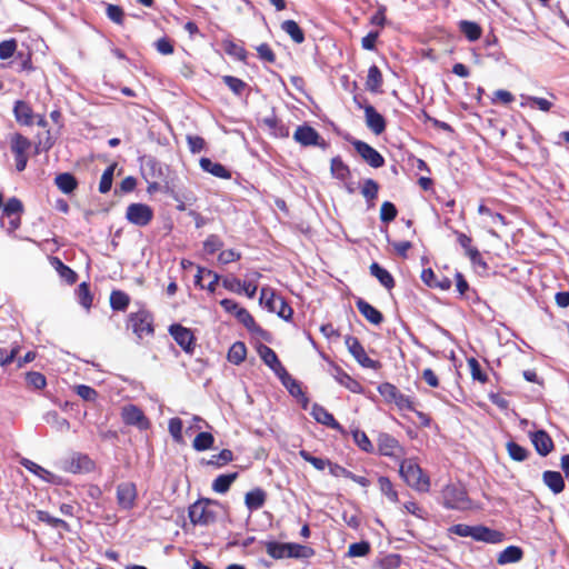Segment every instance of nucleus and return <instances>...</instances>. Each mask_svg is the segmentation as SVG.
Returning a JSON list of instances; mask_svg holds the SVG:
<instances>
[{"mask_svg": "<svg viewBox=\"0 0 569 569\" xmlns=\"http://www.w3.org/2000/svg\"><path fill=\"white\" fill-rule=\"evenodd\" d=\"M401 565V557L397 553H390L379 561V569H397Z\"/></svg>", "mask_w": 569, "mask_h": 569, "instance_id": "obj_64", "label": "nucleus"}, {"mask_svg": "<svg viewBox=\"0 0 569 569\" xmlns=\"http://www.w3.org/2000/svg\"><path fill=\"white\" fill-rule=\"evenodd\" d=\"M536 451L542 456H548L553 449V441L545 430H538L530 435Z\"/></svg>", "mask_w": 569, "mask_h": 569, "instance_id": "obj_17", "label": "nucleus"}, {"mask_svg": "<svg viewBox=\"0 0 569 569\" xmlns=\"http://www.w3.org/2000/svg\"><path fill=\"white\" fill-rule=\"evenodd\" d=\"M93 466V461L87 455L77 453L67 462L66 470L71 473L89 472Z\"/></svg>", "mask_w": 569, "mask_h": 569, "instance_id": "obj_20", "label": "nucleus"}, {"mask_svg": "<svg viewBox=\"0 0 569 569\" xmlns=\"http://www.w3.org/2000/svg\"><path fill=\"white\" fill-rule=\"evenodd\" d=\"M370 543L368 541H359L349 546V557H366L370 552Z\"/></svg>", "mask_w": 569, "mask_h": 569, "instance_id": "obj_62", "label": "nucleus"}, {"mask_svg": "<svg viewBox=\"0 0 569 569\" xmlns=\"http://www.w3.org/2000/svg\"><path fill=\"white\" fill-rule=\"evenodd\" d=\"M169 333L184 352L190 355L193 353L196 347V337L189 328H186L179 323H173L169 327Z\"/></svg>", "mask_w": 569, "mask_h": 569, "instance_id": "obj_9", "label": "nucleus"}, {"mask_svg": "<svg viewBox=\"0 0 569 569\" xmlns=\"http://www.w3.org/2000/svg\"><path fill=\"white\" fill-rule=\"evenodd\" d=\"M352 438L356 445L365 452L371 453L373 452L375 448L371 443L370 439L366 435L365 431L356 429L352 431Z\"/></svg>", "mask_w": 569, "mask_h": 569, "instance_id": "obj_51", "label": "nucleus"}, {"mask_svg": "<svg viewBox=\"0 0 569 569\" xmlns=\"http://www.w3.org/2000/svg\"><path fill=\"white\" fill-rule=\"evenodd\" d=\"M247 356L246 345L241 341L234 342L228 352V360L231 363L240 365Z\"/></svg>", "mask_w": 569, "mask_h": 569, "instance_id": "obj_43", "label": "nucleus"}, {"mask_svg": "<svg viewBox=\"0 0 569 569\" xmlns=\"http://www.w3.org/2000/svg\"><path fill=\"white\" fill-rule=\"evenodd\" d=\"M232 460H233L232 451L229 449H222L219 453L212 455L209 460H207V461L202 460V463L220 468Z\"/></svg>", "mask_w": 569, "mask_h": 569, "instance_id": "obj_46", "label": "nucleus"}, {"mask_svg": "<svg viewBox=\"0 0 569 569\" xmlns=\"http://www.w3.org/2000/svg\"><path fill=\"white\" fill-rule=\"evenodd\" d=\"M370 273L388 290H391L396 284L392 274L378 262L371 263Z\"/></svg>", "mask_w": 569, "mask_h": 569, "instance_id": "obj_28", "label": "nucleus"}, {"mask_svg": "<svg viewBox=\"0 0 569 569\" xmlns=\"http://www.w3.org/2000/svg\"><path fill=\"white\" fill-rule=\"evenodd\" d=\"M56 261V269L60 277L67 281V283L72 284L77 281V273L68 266H66L61 260L58 258L54 259Z\"/></svg>", "mask_w": 569, "mask_h": 569, "instance_id": "obj_57", "label": "nucleus"}, {"mask_svg": "<svg viewBox=\"0 0 569 569\" xmlns=\"http://www.w3.org/2000/svg\"><path fill=\"white\" fill-rule=\"evenodd\" d=\"M267 553L273 559L289 558L290 542L282 543L277 541L264 542Z\"/></svg>", "mask_w": 569, "mask_h": 569, "instance_id": "obj_34", "label": "nucleus"}, {"mask_svg": "<svg viewBox=\"0 0 569 569\" xmlns=\"http://www.w3.org/2000/svg\"><path fill=\"white\" fill-rule=\"evenodd\" d=\"M299 455L305 461L311 463L317 470L320 471L325 470L328 467V465H330V460L315 457L307 450H300Z\"/></svg>", "mask_w": 569, "mask_h": 569, "instance_id": "obj_56", "label": "nucleus"}, {"mask_svg": "<svg viewBox=\"0 0 569 569\" xmlns=\"http://www.w3.org/2000/svg\"><path fill=\"white\" fill-rule=\"evenodd\" d=\"M467 362H468V367H469L472 379L477 380L481 383L487 382L488 376L482 371L479 361L476 358L471 357L468 359Z\"/></svg>", "mask_w": 569, "mask_h": 569, "instance_id": "obj_58", "label": "nucleus"}, {"mask_svg": "<svg viewBox=\"0 0 569 569\" xmlns=\"http://www.w3.org/2000/svg\"><path fill=\"white\" fill-rule=\"evenodd\" d=\"M237 320L242 323L250 332L252 333H262L263 330L257 322L254 321L253 317L250 315V312L242 308L237 312L236 316Z\"/></svg>", "mask_w": 569, "mask_h": 569, "instance_id": "obj_40", "label": "nucleus"}, {"mask_svg": "<svg viewBox=\"0 0 569 569\" xmlns=\"http://www.w3.org/2000/svg\"><path fill=\"white\" fill-rule=\"evenodd\" d=\"M31 141L21 133H13L10 138V148L14 157H28Z\"/></svg>", "mask_w": 569, "mask_h": 569, "instance_id": "obj_26", "label": "nucleus"}, {"mask_svg": "<svg viewBox=\"0 0 569 569\" xmlns=\"http://www.w3.org/2000/svg\"><path fill=\"white\" fill-rule=\"evenodd\" d=\"M128 327H131L133 333L139 339L146 336H153V317L147 310H139L129 316Z\"/></svg>", "mask_w": 569, "mask_h": 569, "instance_id": "obj_6", "label": "nucleus"}, {"mask_svg": "<svg viewBox=\"0 0 569 569\" xmlns=\"http://www.w3.org/2000/svg\"><path fill=\"white\" fill-rule=\"evenodd\" d=\"M223 247V242L217 234H209L203 241V250L208 254H213Z\"/></svg>", "mask_w": 569, "mask_h": 569, "instance_id": "obj_61", "label": "nucleus"}, {"mask_svg": "<svg viewBox=\"0 0 569 569\" xmlns=\"http://www.w3.org/2000/svg\"><path fill=\"white\" fill-rule=\"evenodd\" d=\"M378 483L382 495H385L391 502H398V492L395 490L393 485L388 477H379Z\"/></svg>", "mask_w": 569, "mask_h": 569, "instance_id": "obj_49", "label": "nucleus"}, {"mask_svg": "<svg viewBox=\"0 0 569 569\" xmlns=\"http://www.w3.org/2000/svg\"><path fill=\"white\" fill-rule=\"evenodd\" d=\"M347 140L352 144V147L355 148L357 153L362 158V160L367 162L370 167L375 169L383 167L385 158L373 147H371L365 141L353 138Z\"/></svg>", "mask_w": 569, "mask_h": 569, "instance_id": "obj_8", "label": "nucleus"}, {"mask_svg": "<svg viewBox=\"0 0 569 569\" xmlns=\"http://www.w3.org/2000/svg\"><path fill=\"white\" fill-rule=\"evenodd\" d=\"M153 209L142 202H133L127 207L126 219L129 223L137 227H147L153 219Z\"/></svg>", "mask_w": 569, "mask_h": 569, "instance_id": "obj_7", "label": "nucleus"}, {"mask_svg": "<svg viewBox=\"0 0 569 569\" xmlns=\"http://www.w3.org/2000/svg\"><path fill=\"white\" fill-rule=\"evenodd\" d=\"M222 81L236 96H242L248 89V84L243 80L233 76H223Z\"/></svg>", "mask_w": 569, "mask_h": 569, "instance_id": "obj_47", "label": "nucleus"}, {"mask_svg": "<svg viewBox=\"0 0 569 569\" xmlns=\"http://www.w3.org/2000/svg\"><path fill=\"white\" fill-rule=\"evenodd\" d=\"M281 29L284 31L296 43L305 41V33L295 20H286L281 23Z\"/></svg>", "mask_w": 569, "mask_h": 569, "instance_id": "obj_39", "label": "nucleus"}, {"mask_svg": "<svg viewBox=\"0 0 569 569\" xmlns=\"http://www.w3.org/2000/svg\"><path fill=\"white\" fill-rule=\"evenodd\" d=\"M199 164H200V168L204 172H208L217 178H220V179H230L231 178L230 170H228L223 164H221L219 162H213L209 158H206V157L201 158L199 161Z\"/></svg>", "mask_w": 569, "mask_h": 569, "instance_id": "obj_22", "label": "nucleus"}, {"mask_svg": "<svg viewBox=\"0 0 569 569\" xmlns=\"http://www.w3.org/2000/svg\"><path fill=\"white\" fill-rule=\"evenodd\" d=\"M459 30L471 42L477 41L482 34L481 27L477 22L469 20H461L459 22Z\"/></svg>", "mask_w": 569, "mask_h": 569, "instance_id": "obj_35", "label": "nucleus"}, {"mask_svg": "<svg viewBox=\"0 0 569 569\" xmlns=\"http://www.w3.org/2000/svg\"><path fill=\"white\" fill-rule=\"evenodd\" d=\"M22 211H23L22 202L18 198L12 197L6 202V204L2 209L1 217L11 218L12 216H21Z\"/></svg>", "mask_w": 569, "mask_h": 569, "instance_id": "obj_48", "label": "nucleus"}, {"mask_svg": "<svg viewBox=\"0 0 569 569\" xmlns=\"http://www.w3.org/2000/svg\"><path fill=\"white\" fill-rule=\"evenodd\" d=\"M398 210L390 201H385L380 209V219L382 222H390L396 219Z\"/></svg>", "mask_w": 569, "mask_h": 569, "instance_id": "obj_63", "label": "nucleus"}, {"mask_svg": "<svg viewBox=\"0 0 569 569\" xmlns=\"http://www.w3.org/2000/svg\"><path fill=\"white\" fill-rule=\"evenodd\" d=\"M382 81H383L382 73H381L380 69L376 64H372L369 68L368 74H367V80H366L367 90H369L372 93L381 92Z\"/></svg>", "mask_w": 569, "mask_h": 569, "instance_id": "obj_31", "label": "nucleus"}, {"mask_svg": "<svg viewBox=\"0 0 569 569\" xmlns=\"http://www.w3.org/2000/svg\"><path fill=\"white\" fill-rule=\"evenodd\" d=\"M267 499V493L261 488H254L246 493L244 505L250 511L259 510L263 507Z\"/></svg>", "mask_w": 569, "mask_h": 569, "instance_id": "obj_27", "label": "nucleus"}, {"mask_svg": "<svg viewBox=\"0 0 569 569\" xmlns=\"http://www.w3.org/2000/svg\"><path fill=\"white\" fill-rule=\"evenodd\" d=\"M331 376L335 380L353 393H362L363 387L338 365L330 362Z\"/></svg>", "mask_w": 569, "mask_h": 569, "instance_id": "obj_13", "label": "nucleus"}, {"mask_svg": "<svg viewBox=\"0 0 569 569\" xmlns=\"http://www.w3.org/2000/svg\"><path fill=\"white\" fill-rule=\"evenodd\" d=\"M506 448L509 457L515 461L522 462L529 456L528 449L515 441H508Z\"/></svg>", "mask_w": 569, "mask_h": 569, "instance_id": "obj_45", "label": "nucleus"}, {"mask_svg": "<svg viewBox=\"0 0 569 569\" xmlns=\"http://www.w3.org/2000/svg\"><path fill=\"white\" fill-rule=\"evenodd\" d=\"M315 555V550L310 547L290 542L289 558H310Z\"/></svg>", "mask_w": 569, "mask_h": 569, "instance_id": "obj_59", "label": "nucleus"}, {"mask_svg": "<svg viewBox=\"0 0 569 569\" xmlns=\"http://www.w3.org/2000/svg\"><path fill=\"white\" fill-rule=\"evenodd\" d=\"M400 448L398 440L389 433L382 432L378 437V451L381 456L392 457Z\"/></svg>", "mask_w": 569, "mask_h": 569, "instance_id": "obj_24", "label": "nucleus"}, {"mask_svg": "<svg viewBox=\"0 0 569 569\" xmlns=\"http://www.w3.org/2000/svg\"><path fill=\"white\" fill-rule=\"evenodd\" d=\"M330 171L332 177L340 181H347L351 176L348 164L343 162L340 156L331 159Z\"/></svg>", "mask_w": 569, "mask_h": 569, "instance_id": "obj_32", "label": "nucleus"}, {"mask_svg": "<svg viewBox=\"0 0 569 569\" xmlns=\"http://www.w3.org/2000/svg\"><path fill=\"white\" fill-rule=\"evenodd\" d=\"M237 477V472L219 475L212 482V490L218 493H226Z\"/></svg>", "mask_w": 569, "mask_h": 569, "instance_id": "obj_36", "label": "nucleus"}, {"mask_svg": "<svg viewBox=\"0 0 569 569\" xmlns=\"http://www.w3.org/2000/svg\"><path fill=\"white\" fill-rule=\"evenodd\" d=\"M545 485L556 495L565 489V481L559 471L547 470L542 475Z\"/></svg>", "mask_w": 569, "mask_h": 569, "instance_id": "obj_30", "label": "nucleus"}, {"mask_svg": "<svg viewBox=\"0 0 569 569\" xmlns=\"http://www.w3.org/2000/svg\"><path fill=\"white\" fill-rule=\"evenodd\" d=\"M379 192V184L376 180L368 178L362 181L361 194L368 202L369 207L373 204V200L377 199Z\"/></svg>", "mask_w": 569, "mask_h": 569, "instance_id": "obj_37", "label": "nucleus"}, {"mask_svg": "<svg viewBox=\"0 0 569 569\" xmlns=\"http://www.w3.org/2000/svg\"><path fill=\"white\" fill-rule=\"evenodd\" d=\"M399 472L405 482L419 492L430 490V478L423 472L413 459H405L400 463Z\"/></svg>", "mask_w": 569, "mask_h": 569, "instance_id": "obj_1", "label": "nucleus"}, {"mask_svg": "<svg viewBox=\"0 0 569 569\" xmlns=\"http://www.w3.org/2000/svg\"><path fill=\"white\" fill-rule=\"evenodd\" d=\"M130 302L129 296L121 290H113L110 295V306L114 311H124Z\"/></svg>", "mask_w": 569, "mask_h": 569, "instance_id": "obj_41", "label": "nucleus"}, {"mask_svg": "<svg viewBox=\"0 0 569 569\" xmlns=\"http://www.w3.org/2000/svg\"><path fill=\"white\" fill-rule=\"evenodd\" d=\"M441 493L443 507L447 509L465 511L472 506L465 486L460 482L448 483Z\"/></svg>", "mask_w": 569, "mask_h": 569, "instance_id": "obj_2", "label": "nucleus"}, {"mask_svg": "<svg viewBox=\"0 0 569 569\" xmlns=\"http://www.w3.org/2000/svg\"><path fill=\"white\" fill-rule=\"evenodd\" d=\"M138 497L137 487L133 482H121L117 486V503L122 510H131Z\"/></svg>", "mask_w": 569, "mask_h": 569, "instance_id": "obj_10", "label": "nucleus"}, {"mask_svg": "<svg viewBox=\"0 0 569 569\" xmlns=\"http://www.w3.org/2000/svg\"><path fill=\"white\" fill-rule=\"evenodd\" d=\"M13 116L16 121L21 126L30 127L34 123L36 114L29 102L17 100L13 104Z\"/></svg>", "mask_w": 569, "mask_h": 569, "instance_id": "obj_16", "label": "nucleus"}, {"mask_svg": "<svg viewBox=\"0 0 569 569\" xmlns=\"http://www.w3.org/2000/svg\"><path fill=\"white\" fill-rule=\"evenodd\" d=\"M263 124L268 128L269 133L276 138H288L290 134L289 127L276 114L266 117L263 119Z\"/></svg>", "mask_w": 569, "mask_h": 569, "instance_id": "obj_23", "label": "nucleus"}, {"mask_svg": "<svg viewBox=\"0 0 569 569\" xmlns=\"http://www.w3.org/2000/svg\"><path fill=\"white\" fill-rule=\"evenodd\" d=\"M114 169L116 163H112L103 171L99 183V191L101 193H107L111 190Z\"/></svg>", "mask_w": 569, "mask_h": 569, "instance_id": "obj_54", "label": "nucleus"}, {"mask_svg": "<svg viewBox=\"0 0 569 569\" xmlns=\"http://www.w3.org/2000/svg\"><path fill=\"white\" fill-rule=\"evenodd\" d=\"M224 51L234 57L239 61H246L248 57L247 50L237 44L236 42L231 40H227L223 42Z\"/></svg>", "mask_w": 569, "mask_h": 569, "instance_id": "obj_50", "label": "nucleus"}, {"mask_svg": "<svg viewBox=\"0 0 569 569\" xmlns=\"http://www.w3.org/2000/svg\"><path fill=\"white\" fill-rule=\"evenodd\" d=\"M279 380L292 397L301 398L302 407L307 408L309 399L302 391L301 383L297 379L292 378L287 370L284 371V375H281L279 377Z\"/></svg>", "mask_w": 569, "mask_h": 569, "instance_id": "obj_18", "label": "nucleus"}, {"mask_svg": "<svg viewBox=\"0 0 569 569\" xmlns=\"http://www.w3.org/2000/svg\"><path fill=\"white\" fill-rule=\"evenodd\" d=\"M122 421L128 426H136L141 430L149 428V420L143 411L136 405H127L121 410Z\"/></svg>", "mask_w": 569, "mask_h": 569, "instance_id": "obj_11", "label": "nucleus"}, {"mask_svg": "<svg viewBox=\"0 0 569 569\" xmlns=\"http://www.w3.org/2000/svg\"><path fill=\"white\" fill-rule=\"evenodd\" d=\"M213 443H214V437L212 436V433L202 431L196 436V438L192 442V448L196 451H206V450L212 448Z\"/></svg>", "mask_w": 569, "mask_h": 569, "instance_id": "obj_42", "label": "nucleus"}, {"mask_svg": "<svg viewBox=\"0 0 569 569\" xmlns=\"http://www.w3.org/2000/svg\"><path fill=\"white\" fill-rule=\"evenodd\" d=\"M523 551L518 546H509L503 549L497 558L499 565L515 563L522 559Z\"/></svg>", "mask_w": 569, "mask_h": 569, "instance_id": "obj_33", "label": "nucleus"}, {"mask_svg": "<svg viewBox=\"0 0 569 569\" xmlns=\"http://www.w3.org/2000/svg\"><path fill=\"white\" fill-rule=\"evenodd\" d=\"M77 298H78L79 303L83 308L90 309V307L92 306L93 299L90 293L89 284L87 282H82L78 286Z\"/></svg>", "mask_w": 569, "mask_h": 569, "instance_id": "obj_53", "label": "nucleus"}, {"mask_svg": "<svg viewBox=\"0 0 569 569\" xmlns=\"http://www.w3.org/2000/svg\"><path fill=\"white\" fill-rule=\"evenodd\" d=\"M360 108L365 111V119L367 127L377 136L381 134L386 130L385 118L375 109L371 104L361 106Z\"/></svg>", "mask_w": 569, "mask_h": 569, "instance_id": "obj_14", "label": "nucleus"}, {"mask_svg": "<svg viewBox=\"0 0 569 569\" xmlns=\"http://www.w3.org/2000/svg\"><path fill=\"white\" fill-rule=\"evenodd\" d=\"M310 415L318 422L328 428H331L341 435L346 433L345 428L335 419L333 415L330 413L323 406L313 403Z\"/></svg>", "mask_w": 569, "mask_h": 569, "instance_id": "obj_12", "label": "nucleus"}, {"mask_svg": "<svg viewBox=\"0 0 569 569\" xmlns=\"http://www.w3.org/2000/svg\"><path fill=\"white\" fill-rule=\"evenodd\" d=\"M189 518L194 526H208L216 520V512L212 502L208 499H200L189 507Z\"/></svg>", "mask_w": 569, "mask_h": 569, "instance_id": "obj_3", "label": "nucleus"}, {"mask_svg": "<svg viewBox=\"0 0 569 569\" xmlns=\"http://www.w3.org/2000/svg\"><path fill=\"white\" fill-rule=\"evenodd\" d=\"M54 183L57 188L66 194L72 193L78 188V180L69 172L59 173L54 178Z\"/></svg>", "mask_w": 569, "mask_h": 569, "instance_id": "obj_29", "label": "nucleus"}, {"mask_svg": "<svg viewBox=\"0 0 569 569\" xmlns=\"http://www.w3.org/2000/svg\"><path fill=\"white\" fill-rule=\"evenodd\" d=\"M503 533L486 526H475L472 539L487 543H499L503 540Z\"/></svg>", "mask_w": 569, "mask_h": 569, "instance_id": "obj_19", "label": "nucleus"}, {"mask_svg": "<svg viewBox=\"0 0 569 569\" xmlns=\"http://www.w3.org/2000/svg\"><path fill=\"white\" fill-rule=\"evenodd\" d=\"M26 381H27L28 386H30L37 390H41L47 386V379H46L44 375H42L41 372H38V371H29L26 375Z\"/></svg>", "mask_w": 569, "mask_h": 569, "instance_id": "obj_60", "label": "nucleus"}, {"mask_svg": "<svg viewBox=\"0 0 569 569\" xmlns=\"http://www.w3.org/2000/svg\"><path fill=\"white\" fill-rule=\"evenodd\" d=\"M377 390L387 402H395L400 393L399 389L390 382L380 383Z\"/></svg>", "mask_w": 569, "mask_h": 569, "instance_id": "obj_52", "label": "nucleus"}, {"mask_svg": "<svg viewBox=\"0 0 569 569\" xmlns=\"http://www.w3.org/2000/svg\"><path fill=\"white\" fill-rule=\"evenodd\" d=\"M44 421L57 431L63 432L70 429L69 421L61 417L57 411H49L43 416Z\"/></svg>", "mask_w": 569, "mask_h": 569, "instance_id": "obj_38", "label": "nucleus"}, {"mask_svg": "<svg viewBox=\"0 0 569 569\" xmlns=\"http://www.w3.org/2000/svg\"><path fill=\"white\" fill-rule=\"evenodd\" d=\"M293 140L305 148L319 147L326 150L329 147V143L319 134V132L307 123L297 127L293 133Z\"/></svg>", "mask_w": 569, "mask_h": 569, "instance_id": "obj_4", "label": "nucleus"}, {"mask_svg": "<svg viewBox=\"0 0 569 569\" xmlns=\"http://www.w3.org/2000/svg\"><path fill=\"white\" fill-rule=\"evenodd\" d=\"M356 306L361 316L365 317L370 323L379 326L383 321L382 313L362 298H359L356 301Z\"/></svg>", "mask_w": 569, "mask_h": 569, "instance_id": "obj_21", "label": "nucleus"}, {"mask_svg": "<svg viewBox=\"0 0 569 569\" xmlns=\"http://www.w3.org/2000/svg\"><path fill=\"white\" fill-rule=\"evenodd\" d=\"M258 352L264 365L268 366L278 378L281 375H284L287 369L282 366L273 349L266 345H261Z\"/></svg>", "mask_w": 569, "mask_h": 569, "instance_id": "obj_15", "label": "nucleus"}, {"mask_svg": "<svg viewBox=\"0 0 569 569\" xmlns=\"http://www.w3.org/2000/svg\"><path fill=\"white\" fill-rule=\"evenodd\" d=\"M345 343L348 348V351L362 368L372 370H379L381 368L380 361L373 360L370 357H368L363 346L361 345L357 337L347 336L345 338Z\"/></svg>", "mask_w": 569, "mask_h": 569, "instance_id": "obj_5", "label": "nucleus"}, {"mask_svg": "<svg viewBox=\"0 0 569 569\" xmlns=\"http://www.w3.org/2000/svg\"><path fill=\"white\" fill-rule=\"evenodd\" d=\"M20 351V346L18 343H13L10 349L0 348V366L7 367L10 365Z\"/></svg>", "mask_w": 569, "mask_h": 569, "instance_id": "obj_55", "label": "nucleus"}, {"mask_svg": "<svg viewBox=\"0 0 569 569\" xmlns=\"http://www.w3.org/2000/svg\"><path fill=\"white\" fill-rule=\"evenodd\" d=\"M282 297L274 293L269 288H262L260 295V302L264 303V307L270 311L277 310V306Z\"/></svg>", "mask_w": 569, "mask_h": 569, "instance_id": "obj_44", "label": "nucleus"}, {"mask_svg": "<svg viewBox=\"0 0 569 569\" xmlns=\"http://www.w3.org/2000/svg\"><path fill=\"white\" fill-rule=\"evenodd\" d=\"M21 465L28 470L30 471L31 473L36 475L37 477H39L40 479H42L43 481L48 482V483H58V477L52 473L51 471L44 469L43 467H41L40 465L29 460V459H23L21 461Z\"/></svg>", "mask_w": 569, "mask_h": 569, "instance_id": "obj_25", "label": "nucleus"}]
</instances>
